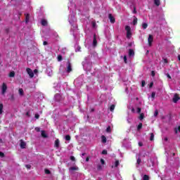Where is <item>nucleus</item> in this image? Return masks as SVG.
<instances>
[{
    "label": "nucleus",
    "mask_w": 180,
    "mask_h": 180,
    "mask_svg": "<svg viewBox=\"0 0 180 180\" xmlns=\"http://www.w3.org/2000/svg\"><path fill=\"white\" fill-rule=\"evenodd\" d=\"M58 61H63V56L61 55L58 56Z\"/></svg>",
    "instance_id": "obj_27"
},
{
    "label": "nucleus",
    "mask_w": 180,
    "mask_h": 180,
    "mask_svg": "<svg viewBox=\"0 0 180 180\" xmlns=\"http://www.w3.org/2000/svg\"><path fill=\"white\" fill-rule=\"evenodd\" d=\"M133 24H134V25H137V18H136V17L134 18V20H133Z\"/></svg>",
    "instance_id": "obj_34"
},
{
    "label": "nucleus",
    "mask_w": 180,
    "mask_h": 180,
    "mask_svg": "<svg viewBox=\"0 0 180 180\" xmlns=\"http://www.w3.org/2000/svg\"><path fill=\"white\" fill-rule=\"evenodd\" d=\"M167 78H169V79H172V77H171V75H169V74L167 75Z\"/></svg>",
    "instance_id": "obj_54"
},
{
    "label": "nucleus",
    "mask_w": 180,
    "mask_h": 180,
    "mask_svg": "<svg viewBox=\"0 0 180 180\" xmlns=\"http://www.w3.org/2000/svg\"><path fill=\"white\" fill-rule=\"evenodd\" d=\"M101 163L102 164V165H104L105 164V160L103 159H101Z\"/></svg>",
    "instance_id": "obj_50"
},
{
    "label": "nucleus",
    "mask_w": 180,
    "mask_h": 180,
    "mask_svg": "<svg viewBox=\"0 0 180 180\" xmlns=\"http://www.w3.org/2000/svg\"><path fill=\"white\" fill-rule=\"evenodd\" d=\"M148 46L151 47L153 46V41H154V36L149 34L148 38Z\"/></svg>",
    "instance_id": "obj_2"
},
{
    "label": "nucleus",
    "mask_w": 180,
    "mask_h": 180,
    "mask_svg": "<svg viewBox=\"0 0 180 180\" xmlns=\"http://www.w3.org/2000/svg\"><path fill=\"white\" fill-rule=\"evenodd\" d=\"M92 27H96V22L93 21L91 22Z\"/></svg>",
    "instance_id": "obj_35"
},
{
    "label": "nucleus",
    "mask_w": 180,
    "mask_h": 180,
    "mask_svg": "<svg viewBox=\"0 0 180 180\" xmlns=\"http://www.w3.org/2000/svg\"><path fill=\"white\" fill-rule=\"evenodd\" d=\"M177 130H178V131H179V133H180V126L178 127Z\"/></svg>",
    "instance_id": "obj_59"
},
{
    "label": "nucleus",
    "mask_w": 180,
    "mask_h": 180,
    "mask_svg": "<svg viewBox=\"0 0 180 180\" xmlns=\"http://www.w3.org/2000/svg\"><path fill=\"white\" fill-rule=\"evenodd\" d=\"M154 116H158V110L155 111Z\"/></svg>",
    "instance_id": "obj_47"
},
{
    "label": "nucleus",
    "mask_w": 180,
    "mask_h": 180,
    "mask_svg": "<svg viewBox=\"0 0 180 180\" xmlns=\"http://www.w3.org/2000/svg\"><path fill=\"white\" fill-rule=\"evenodd\" d=\"M165 141H168V138H165Z\"/></svg>",
    "instance_id": "obj_61"
},
{
    "label": "nucleus",
    "mask_w": 180,
    "mask_h": 180,
    "mask_svg": "<svg viewBox=\"0 0 180 180\" xmlns=\"http://www.w3.org/2000/svg\"><path fill=\"white\" fill-rule=\"evenodd\" d=\"M130 36H131V31L127 32V38L130 39Z\"/></svg>",
    "instance_id": "obj_23"
},
{
    "label": "nucleus",
    "mask_w": 180,
    "mask_h": 180,
    "mask_svg": "<svg viewBox=\"0 0 180 180\" xmlns=\"http://www.w3.org/2000/svg\"><path fill=\"white\" fill-rule=\"evenodd\" d=\"M97 169H98V171H101V170L102 169V165H98L97 166Z\"/></svg>",
    "instance_id": "obj_37"
},
{
    "label": "nucleus",
    "mask_w": 180,
    "mask_h": 180,
    "mask_svg": "<svg viewBox=\"0 0 180 180\" xmlns=\"http://www.w3.org/2000/svg\"><path fill=\"white\" fill-rule=\"evenodd\" d=\"M41 136L44 137V139H47V134H46L45 131H41Z\"/></svg>",
    "instance_id": "obj_12"
},
{
    "label": "nucleus",
    "mask_w": 180,
    "mask_h": 180,
    "mask_svg": "<svg viewBox=\"0 0 180 180\" xmlns=\"http://www.w3.org/2000/svg\"><path fill=\"white\" fill-rule=\"evenodd\" d=\"M108 18L110 19V23H115V22H116V20L115 19V17H113V15H112V14L110 13L108 15Z\"/></svg>",
    "instance_id": "obj_6"
},
{
    "label": "nucleus",
    "mask_w": 180,
    "mask_h": 180,
    "mask_svg": "<svg viewBox=\"0 0 180 180\" xmlns=\"http://www.w3.org/2000/svg\"><path fill=\"white\" fill-rule=\"evenodd\" d=\"M70 160H71V161H75V157L71 156Z\"/></svg>",
    "instance_id": "obj_51"
},
{
    "label": "nucleus",
    "mask_w": 180,
    "mask_h": 180,
    "mask_svg": "<svg viewBox=\"0 0 180 180\" xmlns=\"http://www.w3.org/2000/svg\"><path fill=\"white\" fill-rule=\"evenodd\" d=\"M151 98H153L154 99V98H155V92H152L151 94Z\"/></svg>",
    "instance_id": "obj_44"
},
{
    "label": "nucleus",
    "mask_w": 180,
    "mask_h": 180,
    "mask_svg": "<svg viewBox=\"0 0 180 180\" xmlns=\"http://www.w3.org/2000/svg\"><path fill=\"white\" fill-rule=\"evenodd\" d=\"M69 171H78V167H71L69 168Z\"/></svg>",
    "instance_id": "obj_16"
},
{
    "label": "nucleus",
    "mask_w": 180,
    "mask_h": 180,
    "mask_svg": "<svg viewBox=\"0 0 180 180\" xmlns=\"http://www.w3.org/2000/svg\"><path fill=\"white\" fill-rule=\"evenodd\" d=\"M89 161V157H87V158H86V162H88Z\"/></svg>",
    "instance_id": "obj_57"
},
{
    "label": "nucleus",
    "mask_w": 180,
    "mask_h": 180,
    "mask_svg": "<svg viewBox=\"0 0 180 180\" xmlns=\"http://www.w3.org/2000/svg\"><path fill=\"white\" fill-rule=\"evenodd\" d=\"M143 128V123L140 122L137 127V130H141V129Z\"/></svg>",
    "instance_id": "obj_17"
},
{
    "label": "nucleus",
    "mask_w": 180,
    "mask_h": 180,
    "mask_svg": "<svg viewBox=\"0 0 180 180\" xmlns=\"http://www.w3.org/2000/svg\"><path fill=\"white\" fill-rule=\"evenodd\" d=\"M142 27L143 29H147V27H148V24H147L146 22H143L142 24Z\"/></svg>",
    "instance_id": "obj_19"
},
{
    "label": "nucleus",
    "mask_w": 180,
    "mask_h": 180,
    "mask_svg": "<svg viewBox=\"0 0 180 180\" xmlns=\"http://www.w3.org/2000/svg\"><path fill=\"white\" fill-rule=\"evenodd\" d=\"M153 86H154V82H152L149 85V88H153Z\"/></svg>",
    "instance_id": "obj_49"
},
{
    "label": "nucleus",
    "mask_w": 180,
    "mask_h": 180,
    "mask_svg": "<svg viewBox=\"0 0 180 180\" xmlns=\"http://www.w3.org/2000/svg\"><path fill=\"white\" fill-rule=\"evenodd\" d=\"M107 133H110L112 131V129H110V126H108L106 129Z\"/></svg>",
    "instance_id": "obj_31"
},
{
    "label": "nucleus",
    "mask_w": 180,
    "mask_h": 180,
    "mask_svg": "<svg viewBox=\"0 0 180 180\" xmlns=\"http://www.w3.org/2000/svg\"><path fill=\"white\" fill-rule=\"evenodd\" d=\"M45 174H46L47 175H50V174H51V172H50V170H49L48 169H45Z\"/></svg>",
    "instance_id": "obj_30"
},
{
    "label": "nucleus",
    "mask_w": 180,
    "mask_h": 180,
    "mask_svg": "<svg viewBox=\"0 0 180 180\" xmlns=\"http://www.w3.org/2000/svg\"><path fill=\"white\" fill-rule=\"evenodd\" d=\"M102 154L104 155H106V154H108V150H103L102 151Z\"/></svg>",
    "instance_id": "obj_41"
},
{
    "label": "nucleus",
    "mask_w": 180,
    "mask_h": 180,
    "mask_svg": "<svg viewBox=\"0 0 180 180\" xmlns=\"http://www.w3.org/2000/svg\"><path fill=\"white\" fill-rule=\"evenodd\" d=\"M154 4L156 6H160V5H161V1L160 0H154Z\"/></svg>",
    "instance_id": "obj_11"
},
{
    "label": "nucleus",
    "mask_w": 180,
    "mask_h": 180,
    "mask_svg": "<svg viewBox=\"0 0 180 180\" xmlns=\"http://www.w3.org/2000/svg\"><path fill=\"white\" fill-rule=\"evenodd\" d=\"M65 139L66 141H70V140H71V136L70 135H66L65 136Z\"/></svg>",
    "instance_id": "obj_21"
},
{
    "label": "nucleus",
    "mask_w": 180,
    "mask_h": 180,
    "mask_svg": "<svg viewBox=\"0 0 180 180\" xmlns=\"http://www.w3.org/2000/svg\"><path fill=\"white\" fill-rule=\"evenodd\" d=\"M20 146L21 148H26V142L23 141V140L21 139Z\"/></svg>",
    "instance_id": "obj_8"
},
{
    "label": "nucleus",
    "mask_w": 180,
    "mask_h": 180,
    "mask_svg": "<svg viewBox=\"0 0 180 180\" xmlns=\"http://www.w3.org/2000/svg\"><path fill=\"white\" fill-rule=\"evenodd\" d=\"M165 62L168 63V61L167 60V59L165 60Z\"/></svg>",
    "instance_id": "obj_62"
},
{
    "label": "nucleus",
    "mask_w": 180,
    "mask_h": 180,
    "mask_svg": "<svg viewBox=\"0 0 180 180\" xmlns=\"http://www.w3.org/2000/svg\"><path fill=\"white\" fill-rule=\"evenodd\" d=\"M133 13L134 14L137 13V8H136V6H134Z\"/></svg>",
    "instance_id": "obj_39"
},
{
    "label": "nucleus",
    "mask_w": 180,
    "mask_h": 180,
    "mask_svg": "<svg viewBox=\"0 0 180 180\" xmlns=\"http://www.w3.org/2000/svg\"><path fill=\"white\" fill-rule=\"evenodd\" d=\"M110 112H113L115 110V105H111L110 107Z\"/></svg>",
    "instance_id": "obj_24"
},
{
    "label": "nucleus",
    "mask_w": 180,
    "mask_h": 180,
    "mask_svg": "<svg viewBox=\"0 0 180 180\" xmlns=\"http://www.w3.org/2000/svg\"><path fill=\"white\" fill-rule=\"evenodd\" d=\"M26 116H27L28 117H30V112L28 111L26 112Z\"/></svg>",
    "instance_id": "obj_52"
},
{
    "label": "nucleus",
    "mask_w": 180,
    "mask_h": 180,
    "mask_svg": "<svg viewBox=\"0 0 180 180\" xmlns=\"http://www.w3.org/2000/svg\"><path fill=\"white\" fill-rule=\"evenodd\" d=\"M48 23H49V22H47V20L42 19V20H41V25L42 26H47Z\"/></svg>",
    "instance_id": "obj_10"
},
{
    "label": "nucleus",
    "mask_w": 180,
    "mask_h": 180,
    "mask_svg": "<svg viewBox=\"0 0 180 180\" xmlns=\"http://www.w3.org/2000/svg\"><path fill=\"white\" fill-rule=\"evenodd\" d=\"M86 153H82V157H84V155H85Z\"/></svg>",
    "instance_id": "obj_60"
},
{
    "label": "nucleus",
    "mask_w": 180,
    "mask_h": 180,
    "mask_svg": "<svg viewBox=\"0 0 180 180\" xmlns=\"http://www.w3.org/2000/svg\"><path fill=\"white\" fill-rule=\"evenodd\" d=\"M101 141L102 143H103V144H105V143H106L107 141L106 136H105L104 135L101 136Z\"/></svg>",
    "instance_id": "obj_14"
},
{
    "label": "nucleus",
    "mask_w": 180,
    "mask_h": 180,
    "mask_svg": "<svg viewBox=\"0 0 180 180\" xmlns=\"http://www.w3.org/2000/svg\"><path fill=\"white\" fill-rule=\"evenodd\" d=\"M175 133L176 134H178V129L176 128H175Z\"/></svg>",
    "instance_id": "obj_58"
},
{
    "label": "nucleus",
    "mask_w": 180,
    "mask_h": 180,
    "mask_svg": "<svg viewBox=\"0 0 180 180\" xmlns=\"http://www.w3.org/2000/svg\"><path fill=\"white\" fill-rule=\"evenodd\" d=\"M91 112H94V109L91 110Z\"/></svg>",
    "instance_id": "obj_64"
},
{
    "label": "nucleus",
    "mask_w": 180,
    "mask_h": 180,
    "mask_svg": "<svg viewBox=\"0 0 180 180\" xmlns=\"http://www.w3.org/2000/svg\"><path fill=\"white\" fill-rule=\"evenodd\" d=\"M129 56L130 57H131V56H134V50H133V49H129Z\"/></svg>",
    "instance_id": "obj_15"
},
{
    "label": "nucleus",
    "mask_w": 180,
    "mask_h": 180,
    "mask_svg": "<svg viewBox=\"0 0 180 180\" xmlns=\"http://www.w3.org/2000/svg\"><path fill=\"white\" fill-rule=\"evenodd\" d=\"M35 130L37 132L40 131V127H35Z\"/></svg>",
    "instance_id": "obj_53"
},
{
    "label": "nucleus",
    "mask_w": 180,
    "mask_h": 180,
    "mask_svg": "<svg viewBox=\"0 0 180 180\" xmlns=\"http://www.w3.org/2000/svg\"><path fill=\"white\" fill-rule=\"evenodd\" d=\"M29 18H30V15H29V14H27L26 18H25V22H26V23H27V22H29Z\"/></svg>",
    "instance_id": "obj_36"
},
{
    "label": "nucleus",
    "mask_w": 180,
    "mask_h": 180,
    "mask_svg": "<svg viewBox=\"0 0 180 180\" xmlns=\"http://www.w3.org/2000/svg\"><path fill=\"white\" fill-rule=\"evenodd\" d=\"M141 86H146V81H144V80H142L141 81Z\"/></svg>",
    "instance_id": "obj_38"
},
{
    "label": "nucleus",
    "mask_w": 180,
    "mask_h": 180,
    "mask_svg": "<svg viewBox=\"0 0 180 180\" xmlns=\"http://www.w3.org/2000/svg\"><path fill=\"white\" fill-rule=\"evenodd\" d=\"M47 44H49V43L46 41L43 42L44 46H47Z\"/></svg>",
    "instance_id": "obj_55"
},
{
    "label": "nucleus",
    "mask_w": 180,
    "mask_h": 180,
    "mask_svg": "<svg viewBox=\"0 0 180 180\" xmlns=\"http://www.w3.org/2000/svg\"><path fill=\"white\" fill-rule=\"evenodd\" d=\"M150 141H154V133L150 134Z\"/></svg>",
    "instance_id": "obj_25"
},
{
    "label": "nucleus",
    "mask_w": 180,
    "mask_h": 180,
    "mask_svg": "<svg viewBox=\"0 0 180 180\" xmlns=\"http://www.w3.org/2000/svg\"><path fill=\"white\" fill-rule=\"evenodd\" d=\"M25 167H26L27 169H30L32 168V165H26Z\"/></svg>",
    "instance_id": "obj_42"
},
{
    "label": "nucleus",
    "mask_w": 180,
    "mask_h": 180,
    "mask_svg": "<svg viewBox=\"0 0 180 180\" xmlns=\"http://www.w3.org/2000/svg\"><path fill=\"white\" fill-rule=\"evenodd\" d=\"M139 119V120H143L144 119V113H141Z\"/></svg>",
    "instance_id": "obj_22"
},
{
    "label": "nucleus",
    "mask_w": 180,
    "mask_h": 180,
    "mask_svg": "<svg viewBox=\"0 0 180 180\" xmlns=\"http://www.w3.org/2000/svg\"><path fill=\"white\" fill-rule=\"evenodd\" d=\"M180 97L179 95L178 94H174V97H173V102L174 103H176L178 102V101H179Z\"/></svg>",
    "instance_id": "obj_5"
},
{
    "label": "nucleus",
    "mask_w": 180,
    "mask_h": 180,
    "mask_svg": "<svg viewBox=\"0 0 180 180\" xmlns=\"http://www.w3.org/2000/svg\"><path fill=\"white\" fill-rule=\"evenodd\" d=\"M119 164H120L119 160H116L115 162V167L117 168V167H119Z\"/></svg>",
    "instance_id": "obj_33"
},
{
    "label": "nucleus",
    "mask_w": 180,
    "mask_h": 180,
    "mask_svg": "<svg viewBox=\"0 0 180 180\" xmlns=\"http://www.w3.org/2000/svg\"><path fill=\"white\" fill-rule=\"evenodd\" d=\"M54 147H56V148H58L60 147V139H56L55 141Z\"/></svg>",
    "instance_id": "obj_9"
},
{
    "label": "nucleus",
    "mask_w": 180,
    "mask_h": 180,
    "mask_svg": "<svg viewBox=\"0 0 180 180\" xmlns=\"http://www.w3.org/2000/svg\"><path fill=\"white\" fill-rule=\"evenodd\" d=\"M12 102H13V101H15V95L11 94L10 98H9Z\"/></svg>",
    "instance_id": "obj_28"
},
{
    "label": "nucleus",
    "mask_w": 180,
    "mask_h": 180,
    "mask_svg": "<svg viewBox=\"0 0 180 180\" xmlns=\"http://www.w3.org/2000/svg\"><path fill=\"white\" fill-rule=\"evenodd\" d=\"M9 77H15V72H11L10 73H9Z\"/></svg>",
    "instance_id": "obj_29"
},
{
    "label": "nucleus",
    "mask_w": 180,
    "mask_h": 180,
    "mask_svg": "<svg viewBox=\"0 0 180 180\" xmlns=\"http://www.w3.org/2000/svg\"><path fill=\"white\" fill-rule=\"evenodd\" d=\"M18 92L20 95L21 96L23 95L24 94L23 89H19Z\"/></svg>",
    "instance_id": "obj_26"
},
{
    "label": "nucleus",
    "mask_w": 180,
    "mask_h": 180,
    "mask_svg": "<svg viewBox=\"0 0 180 180\" xmlns=\"http://www.w3.org/2000/svg\"><path fill=\"white\" fill-rule=\"evenodd\" d=\"M34 117H35V119H40V115L37 113V114H35Z\"/></svg>",
    "instance_id": "obj_40"
},
{
    "label": "nucleus",
    "mask_w": 180,
    "mask_h": 180,
    "mask_svg": "<svg viewBox=\"0 0 180 180\" xmlns=\"http://www.w3.org/2000/svg\"><path fill=\"white\" fill-rule=\"evenodd\" d=\"M143 180H150V176H148L147 174H145L143 175Z\"/></svg>",
    "instance_id": "obj_20"
},
{
    "label": "nucleus",
    "mask_w": 180,
    "mask_h": 180,
    "mask_svg": "<svg viewBox=\"0 0 180 180\" xmlns=\"http://www.w3.org/2000/svg\"><path fill=\"white\" fill-rule=\"evenodd\" d=\"M136 163L138 164V165H140V164H141V159L140 158L137 159Z\"/></svg>",
    "instance_id": "obj_32"
},
{
    "label": "nucleus",
    "mask_w": 180,
    "mask_h": 180,
    "mask_svg": "<svg viewBox=\"0 0 180 180\" xmlns=\"http://www.w3.org/2000/svg\"><path fill=\"white\" fill-rule=\"evenodd\" d=\"M26 71H27L28 75L30 77V78H33L34 77V73H33V70H32V69L27 68L26 69Z\"/></svg>",
    "instance_id": "obj_4"
},
{
    "label": "nucleus",
    "mask_w": 180,
    "mask_h": 180,
    "mask_svg": "<svg viewBox=\"0 0 180 180\" xmlns=\"http://www.w3.org/2000/svg\"><path fill=\"white\" fill-rule=\"evenodd\" d=\"M137 113H141V108H137Z\"/></svg>",
    "instance_id": "obj_48"
},
{
    "label": "nucleus",
    "mask_w": 180,
    "mask_h": 180,
    "mask_svg": "<svg viewBox=\"0 0 180 180\" xmlns=\"http://www.w3.org/2000/svg\"><path fill=\"white\" fill-rule=\"evenodd\" d=\"M139 147H143V143L139 142Z\"/></svg>",
    "instance_id": "obj_56"
},
{
    "label": "nucleus",
    "mask_w": 180,
    "mask_h": 180,
    "mask_svg": "<svg viewBox=\"0 0 180 180\" xmlns=\"http://www.w3.org/2000/svg\"><path fill=\"white\" fill-rule=\"evenodd\" d=\"M66 72H68V73L72 72V65L71 64V62L70 61V60H68V62H67Z\"/></svg>",
    "instance_id": "obj_1"
},
{
    "label": "nucleus",
    "mask_w": 180,
    "mask_h": 180,
    "mask_svg": "<svg viewBox=\"0 0 180 180\" xmlns=\"http://www.w3.org/2000/svg\"><path fill=\"white\" fill-rule=\"evenodd\" d=\"M6 89H8V86H6V83L2 84V87H1V94L2 95H5L6 93Z\"/></svg>",
    "instance_id": "obj_3"
},
{
    "label": "nucleus",
    "mask_w": 180,
    "mask_h": 180,
    "mask_svg": "<svg viewBox=\"0 0 180 180\" xmlns=\"http://www.w3.org/2000/svg\"><path fill=\"white\" fill-rule=\"evenodd\" d=\"M2 113H4V104L0 103V115H2Z\"/></svg>",
    "instance_id": "obj_13"
},
{
    "label": "nucleus",
    "mask_w": 180,
    "mask_h": 180,
    "mask_svg": "<svg viewBox=\"0 0 180 180\" xmlns=\"http://www.w3.org/2000/svg\"><path fill=\"white\" fill-rule=\"evenodd\" d=\"M151 75H152L153 77H155V72L154 70H152V71H151Z\"/></svg>",
    "instance_id": "obj_46"
},
{
    "label": "nucleus",
    "mask_w": 180,
    "mask_h": 180,
    "mask_svg": "<svg viewBox=\"0 0 180 180\" xmlns=\"http://www.w3.org/2000/svg\"><path fill=\"white\" fill-rule=\"evenodd\" d=\"M132 112H134V108L132 109Z\"/></svg>",
    "instance_id": "obj_63"
},
{
    "label": "nucleus",
    "mask_w": 180,
    "mask_h": 180,
    "mask_svg": "<svg viewBox=\"0 0 180 180\" xmlns=\"http://www.w3.org/2000/svg\"><path fill=\"white\" fill-rule=\"evenodd\" d=\"M98 44V41H96V34H94V39H93V46L96 47V46Z\"/></svg>",
    "instance_id": "obj_7"
},
{
    "label": "nucleus",
    "mask_w": 180,
    "mask_h": 180,
    "mask_svg": "<svg viewBox=\"0 0 180 180\" xmlns=\"http://www.w3.org/2000/svg\"><path fill=\"white\" fill-rule=\"evenodd\" d=\"M0 157H1V158H4V157H5V153L0 152Z\"/></svg>",
    "instance_id": "obj_45"
},
{
    "label": "nucleus",
    "mask_w": 180,
    "mask_h": 180,
    "mask_svg": "<svg viewBox=\"0 0 180 180\" xmlns=\"http://www.w3.org/2000/svg\"><path fill=\"white\" fill-rule=\"evenodd\" d=\"M125 30L127 31V32H131V28L130 27V26L127 25V26L125 27Z\"/></svg>",
    "instance_id": "obj_18"
},
{
    "label": "nucleus",
    "mask_w": 180,
    "mask_h": 180,
    "mask_svg": "<svg viewBox=\"0 0 180 180\" xmlns=\"http://www.w3.org/2000/svg\"><path fill=\"white\" fill-rule=\"evenodd\" d=\"M124 61L125 64H127V56H124Z\"/></svg>",
    "instance_id": "obj_43"
}]
</instances>
